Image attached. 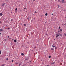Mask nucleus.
<instances>
[{
	"label": "nucleus",
	"instance_id": "obj_39",
	"mask_svg": "<svg viewBox=\"0 0 66 66\" xmlns=\"http://www.w3.org/2000/svg\"><path fill=\"white\" fill-rule=\"evenodd\" d=\"M49 66V65H47V66Z\"/></svg>",
	"mask_w": 66,
	"mask_h": 66
},
{
	"label": "nucleus",
	"instance_id": "obj_33",
	"mask_svg": "<svg viewBox=\"0 0 66 66\" xmlns=\"http://www.w3.org/2000/svg\"><path fill=\"white\" fill-rule=\"evenodd\" d=\"M20 65H21V64H19V66H20Z\"/></svg>",
	"mask_w": 66,
	"mask_h": 66
},
{
	"label": "nucleus",
	"instance_id": "obj_6",
	"mask_svg": "<svg viewBox=\"0 0 66 66\" xmlns=\"http://www.w3.org/2000/svg\"><path fill=\"white\" fill-rule=\"evenodd\" d=\"M14 42H15V43H16V42H17V40H14Z\"/></svg>",
	"mask_w": 66,
	"mask_h": 66
},
{
	"label": "nucleus",
	"instance_id": "obj_13",
	"mask_svg": "<svg viewBox=\"0 0 66 66\" xmlns=\"http://www.w3.org/2000/svg\"><path fill=\"white\" fill-rule=\"evenodd\" d=\"M0 54H1V51L0 50Z\"/></svg>",
	"mask_w": 66,
	"mask_h": 66
},
{
	"label": "nucleus",
	"instance_id": "obj_1",
	"mask_svg": "<svg viewBox=\"0 0 66 66\" xmlns=\"http://www.w3.org/2000/svg\"><path fill=\"white\" fill-rule=\"evenodd\" d=\"M5 4V3H3L2 4V6H4Z\"/></svg>",
	"mask_w": 66,
	"mask_h": 66
},
{
	"label": "nucleus",
	"instance_id": "obj_11",
	"mask_svg": "<svg viewBox=\"0 0 66 66\" xmlns=\"http://www.w3.org/2000/svg\"><path fill=\"white\" fill-rule=\"evenodd\" d=\"M45 16H47L48 15V14L47 13H46L45 14Z\"/></svg>",
	"mask_w": 66,
	"mask_h": 66
},
{
	"label": "nucleus",
	"instance_id": "obj_40",
	"mask_svg": "<svg viewBox=\"0 0 66 66\" xmlns=\"http://www.w3.org/2000/svg\"><path fill=\"white\" fill-rule=\"evenodd\" d=\"M61 2H62V1H61Z\"/></svg>",
	"mask_w": 66,
	"mask_h": 66
},
{
	"label": "nucleus",
	"instance_id": "obj_35",
	"mask_svg": "<svg viewBox=\"0 0 66 66\" xmlns=\"http://www.w3.org/2000/svg\"><path fill=\"white\" fill-rule=\"evenodd\" d=\"M12 40H14V39H12Z\"/></svg>",
	"mask_w": 66,
	"mask_h": 66
},
{
	"label": "nucleus",
	"instance_id": "obj_16",
	"mask_svg": "<svg viewBox=\"0 0 66 66\" xmlns=\"http://www.w3.org/2000/svg\"><path fill=\"white\" fill-rule=\"evenodd\" d=\"M62 29H60V31H61V32H62Z\"/></svg>",
	"mask_w": 66,
	"mask_h": 66
},
{
	"label": "nucleus",
	"instance_id": "obj_3",
	"mask_svg": "<svg viewBox=\"0 0 66 66\" xmlns=\"http://www.w3.org/2000/svg\"><path fill=\"white\" fill-rule=\"evenodd\" d=\"M52 46L53 48H54L55 46V45L54 44H53Z\"/></svg>",
	"mask_w": 66,
	"mask_h": 66
},
{
	"label": "nucleus",
	"instance_id": "obj_22",
	"mask_svg": "<svg viewBox=\"0 0 66 66\" xmlns=\"http://www.w3.org/2000/svg\"><path fill=\"white\" fill-rule=\"evenodd\" d=\"M6 60H9V59L7 58H6Z\"/></svg>",
	"mask_w": 66,
	"mask_h": 66
},
{
	"label": "nucleus",
	"instance_id": "obj_37",
	"mask_svg": "<svg viewBox=\"0 0 66 66\" xmlns=\"http://www.w3.org/2000/svg\"><path fill=\"white\" fill-rule=\"evenodd\" d=\"M1 35V33L0 32V35Z\"/></svg>",
	"mask_w": 66,
	"mask_h": 66
},
{
	"label": "nucleus",
	"instance_id": "obj_34",
	"mask_svg": "<svg viewBox=\"0 0 66 66\" xmlns=\"http://www.w3.org/2000/svg\"><path fill=\"white\" fill-rule=\"evenodd\" d=\"M26 9V7H25V8H24V9Z\"/></svg>",
	"mask_w": 66,
	"mask_h": 66
},
{
	"label": "nucleus",
	"instance_id": "obj_2",
	"mask_svg": "<svg viewBox=\"0 0 66 66\" xmlns=\"http://www.w3.org/2000/svg\"><path fill=\"white\" fill-rule=\"evenodd\" d=\"M17 8H16L15 10V13H17Z\"/></svg>",
	"mask_w": 66,
	"mask_h": 66
},
{
	"label": "nucleus",
	"instance_id": "obj_23",
	"mask_svg": "<svg viewBox=\"0 0 66 66\" xmlns=\"http://www.w3.org/2000/svg\"><path fill=\"white\" fill-rule=\"evenodd\" d=\"M27 19H28V20H29V19H29V18H27Z\"/></svg>",
	"mask_w": 66,
	"mask_h": 66
},
{
	"label": "nucleus",
	"instance_id": "obj_7",
	"mask_svg": "<svg viewBox=\"0 0 66 66\" xmlns=\"http://www.w3.org/2000/svg\"><path fill=\"white\" fill-rule=\"evenodd\" d=\"M59 34L60 35V36H62V34Z\"/></svg>",
	"mask_w": 66,
	"mask_h": 66
},
{
	"label": "nucleus",
	"instance_id": "obj_19",
	"mask_svg": "<svg viewBox=\"0 0 66 66\" xmlns=\"http://www.w3.org/2000/svg\"><path fill=\"white\" fill-rule=\"evenodd\" d=\"M64 35L65 36H66V34H65V33L64 34Z\"/></svg>",
	"mask_w": 66,
	"mask_h": 66
},
{
	"label": "nucleus",
	"instance_id": "obj_14",
	"mask_svg": "<svg viewBox=\"0 0 66 66\" xmlns=\"http://www.w3.org/2000/svg\"><path fill=\"white\" fill-rule=\"evenodd\" d=\"M51 50H54V49H53L52 48H51Z\"/></svg>",
	"mask_w": 66,
	"mask_h": 66
},
{
	"label": "nucleus",
	"instance_id": "obj_38",
	"mask_svg": "<svg viewBox=\"0 0 66 66\" xmlns=\"http://www.w3.org/2000/svg\"><path fill=\"white\" fill-rule=\"evenodd\" d=\"M8 29H10V28H8Z\"/></svg>",
	"mask_w": 66,
	"mask_h": 66
},
{
	"label": "nucleus",
	"instance_id": "obj_42",
	"mask_svg": "<svg viewBox=\"0 0 66 66\" xmlns=\"http://www.w3.org/2000/svg\"><path fill=\"white\" fill-rule=\"evenodd\" d=\"M54 40H55V39H54Z\"/></svg>",
	"mask_w": 66,
	"mask_h": 66
},
{
	"label": "nucleus",
	"instance_id": "obj_20",
	"mask_svg": "<svg viewBox=\"0 0 66 66\" xmlns=\"http://www.w3.org/2000/svg\"><path fill=\"white\" fill-rule=\"evenodd\" d=\"M35 13H37V12L36 11H35Z\"/></svg>",
	"mask_w": 66,
	"mask_h": 66
},
{
	"label": "nucleus",
	"instance_id": "obj_31",
	"mask_svg": "<svg viewBox=\"0 0 66 66\" xmlns=\"http://www.w3.org/2000/svg\"><path fill=\"white\" fill-rule=\"evenodd\" d=\"M25 60H26V61H27V59H25Z\"/></svg>",
	"mask_w": 66,
	"mask_h": 66
},
{
	"label": "nucleus",
	"instance_id": "obj_28",
	"mask_svg": "<svg viewBox=\"0 0 66 66\" xmlns=\"http://www.w3.org/2000/svg\"><path fill=\"white\" fill-rule=\"evenodd\" d=\"M58 2H60V0H58Z\"/></svg>",
	"mask_w": 66,
	"mask_h": 66
},
{
	"label": "nucleus",
	"instance_id": "obj_15",
	"mask_svg": "<svg viewBox=\"0 0 66 66\" xmlns=\"http://www.w3.org/2000/svg\"><path fill=\"white\" fill-rule=\"evenodd\" d=\"M15 64H16V65H17V64H18V63H17V62H16V63H15Z\"/></svg>",
	"mask_w": 66,
	"mask_h": 66
},
{
	"label": "nucleus",
	"instance_id": "obj_24",
	"mask_svg": "<svg viewBox=\"0 0 66 66\" xmlns=\"http://www.w3.org/2000/svg\"><path fill=\"white\" fill-rule=\"evenodd\" d=\"M59 7H60V6L59 5H58V8H59Z\"/></svg>",
	"mask_w": 66,
	"mask_h": 66
},
{
	"label": "nucleus",
	"instance_id": "obj_25",
	"mask_svg": "<svg viewBox=\"0 0 66 66\" xmlns=\"http://www.w3.org/2000/svg\"><path fill=\"white\" fill-rule=\"evenodd\" d=\"M61 28V27H59V29H60Z\"/></svg>",
	"mask_w": 66,
	"mask_h": 66
},
{
	"label": "nucleus",
	"instance_id": "obj_9",
	"mask_svg": "<svg viewBox=\"0 0 66 66\" xmlns=\"http://www.w3.org/2000/svg\"><path fill=\"white\" fill-rule=\"evenodd\" d=\"M62 3H64L65 2V1H64V0H63L62 1Z\"/></svg>",
	"mask_w": 66,
	"mask_h": 66
},
{
	"label": "nucleus",
	"instance_id": "obj_8",
	"mask_svg": "<svg viewBox=\"0 0 66 66\" xmlns=\"http://www.w3.org/2000/svg\"><path fill=\"white\" fill-rule=\"evenodd\" d=\"M59 35H57V36H56V37H58V36H59Z\"/></svg>",
	"mask_w": 66,
	"mask_h": 66
},
{
	"label": "nucleus",
	"instance_id": "obj_10",
	"mask_svg": "<svg viewBox=\"0 0 66 66\" xmlns=\"http://www.w3.org/2000/svg\"><path fill=\"white\" fill-rule=\"evenodd\" d=\"M21 55H24V54H23V53H22L21 54Z\"/></svg>",
	"mask_w": 66,
	"mask_h": 66
},
{
	"label": "nucleus",
	"instance_id": "obj_18",
	"mask_svg": "<svg viewBox=\"0 0 66 66\" xmlns=\"http://www.w3.org/2000/svg\"><path fill=\"white\" fill-rule=\"evenodd\" d=\"M51 56H49V58H51Z\"/></svg>",
	"mask_w": 66,
	"mask_h": 66
},
{
	"label": "nucleus",
	"instance_id": "obj_29",
	"mask_svg": "<svg viewBox=\"0 0 66 66\" xmlns=\"http://www.w3.org/2000/svg\"><path fill=\"white\" fill-rule=\"evenodd\" d=\"M1 23V21H0V23Z\"/></svg>",
	"mask_w": 66,
	"mask_h": 66
},
{
	"label": "nucleus",
	"instance_id": "obj_30",
	"mask_svg": "<svg viewBox=\"0 0 66 66\" xmlns=\"http://www.w3.org/2000/svg\"><path fill=\"white\" fill-rule=\"evenodd\" d=\"M13 62V60H12V62Z\"/></svg>",
	"mask_w": 66,
	"mask_h": 66
},
{
	"label": "nucleus",
	"instance_id": "obj_26",
	"mask_svg": "<svg viewBox=\"0 0 66 66\" xmlns=\"http://www.w3.org/2000/svg\"><path fill=\"white\" fill-rule=\"evenodd\" d=\"M60 64V65H62V63H61Z\"/></svg>",
	"mask_w": 66,
	"mask_h": 66
},
{
	"label": "nucleus",
	"instance_id": "obj_36",
	"mask_svg": "<svg viewBox=\"0 0 66 66\" xmlns=\"http://www.w3.org/2000/svg\"><path fill=\"white\" fill-rule=\"evenodd\" d=\"M52 15H53V14L52 13Z\"/></svg>",
	"mask_w": 66,
	"mask_h": 66
},
{
	"label": "nucleus",
	"instance_id": "obj_17",
	"mask_svg": "<svg viewBox=\"0 0 66 66\" xmlns=\"http://www.w3.org/2000/svg\"><path fill=\"white\" fill-rule=\"evenodd\" d=\"M54 64V62H53V63H51V64Z\"/></svg>",
	"mask_w": 66,
	"mask_h": 66
},
{
	"label": "nucleus",
	"instance_id": "obj_41",
	"mask_svg": "<svg viewBox=\"0 0 66 66\" xmlns=\"http://www.w3.org/2000/svg\"><path fill=\"white\" fill-rule=\"evenodd\" d=\"M55 49H56V47L55 48Z\"/></svg>",
	"mask_w": 66,
	"mask_h": 66
},
{
	"label": "nucleus",
	"instance_id": "obj_21",
	"mask_svg": "<svg viewBox=\"0 0 66 66\" xmlns=\"http://www.w3.org/2000/svg\"><path fill=\"white\" fill-rule=\"evenodd\" d=\"M4 40H5V41H6V39H5Z\"/></svg>",
	"mask_w": 66,
	"mask_h": 66
},
{
	"label": "nucleus",
	"instance_id": "obj_4",
	"mask_svg": "<svg viewBox=\"0 0 66 66\" xmlns=\"http://www.w3.org/2000/svg\"><path fill=\"white\" fill-rule=\"evenodd\" d=\"M3 15V14L2 13H0V16H2Z\"/></svg>",
	"mask_w": 66,
	"mask_h": 66
},
{
	"label": "nucleus",
	"instance_id": "obj_5",
	"mask_svg": "<svg viewBox=\"0 0 66 66\" xmlns=\"http://www.w3.org/2000/svg\"><path fill=\"white\" fill-rule=\"evenodd\" d=\"M2 31H3V29H0V32H1Z\"/></svg>",
	"mask_w": 66,
	"mask_h": 66
},
{
	"label": "nucleus",
	"instance_id": "obj_12",
	"mask_svg": "<svg viewBox=\"0 0 66 66\" xmlns=\"http://www.w3.org/2000/svg\"><path fill=\"white\" fill-rule=\"evenodd\" d=\"M5 65V64H3L1 66H4Z\"/></svg>",
	"mask_w": 66,
	"mask_h": 66
},
{
	"label": "nucleus",
	"instance_id": "obj_27",
	"mask_svg": "<svg viewBox=\"0 0 66 66\" xmlns=\"http://www.w3.org/2000/svg\"><path fill=\"white\" fill-rule=\"evenodd\" d=\"M24 26H26V24H24Z\"/></svg>",
	"mask_w": 66,
	"mask_h": 66
},
{
	"label": "nucleus",
	"instance_id": "obj_32",
	"mask_svg": "<svg viewBox=\"0 0 66 66\" xmlns=\"http://www.w3.org/2000/svg\"><path fill=\"white\" fill-rule=\"evenodd\" d=\"M7 37H8V38H9V36H8Z\"/></svg>",
	"mask_w": 66,
	"mask_h": 66
}]
</instances>
